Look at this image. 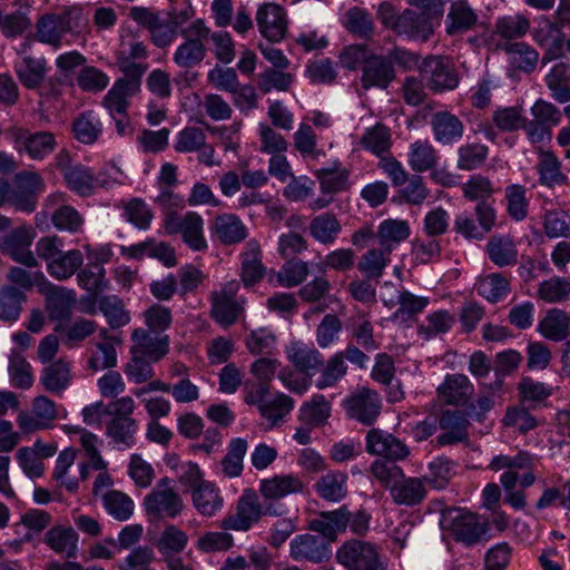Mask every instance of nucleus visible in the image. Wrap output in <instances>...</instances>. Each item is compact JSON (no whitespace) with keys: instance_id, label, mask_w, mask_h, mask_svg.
<instances>
[{"instance_id":"1","label":"nucleus","mask_w":570,"mask_h":570,"mask_svg":"<svg viewBox=\"0 0 570 570\" xmlns=\"http://www.w3.org/2000/svg\"><path fill=\"white\" fill-rule=\"evenodd\" d=\"M63 240L58 236H43L36 243V254L46 262L48 274L59 281L73 276L83 264L79 249L63 250Z\"/></svg>"},{"instance_id":"2","label":"nucleus","mask_w":570,"mask_h":570,"mask_svg":"<svg viewBox=\"0 0 570 570\" xmlns=\"http://www.w3.org/2000/svg\"><path fill=\"white\" fill-rule=\"evenodd\" d=\"M86 19L80 6H71L61 13H46L35 23V40L58 48L67 33L77 32Z\"/></svg>"},{"instance_id":"3","label":"nucleus","mask_w":570,"mask_h":570,"mask_svg":"<svg viewBox=\"0 0 570 570\" xmlns=\"http://www.w3.org/2000/svg\"><path fill=\"white\" fill-rule=\"evenodd\" d=\"M440 524L455 541L466 546L487 540L490 531L489 522L484 518L462 509H448L443 511Z\"/></svg>"},{"instance_id":"4","label":"nucleus","mask_w":570,"mask_h":570,"mask_svg":"<svg viewBox=\"0 0 570 570\" xmlns=\"http://www.w3.org/2000/svg\"><path fill=\"white\" fill-rule=\"evenodd\" d=\"M533 465V456L528 452H519L514 456L497 455L490 463L493 471L504 470L500 476V482L505 491L504 501L515 510L525 507L527 500L522 490H515L519 479V470L531 469Z\"/></svg>"},{"instance_id":"5","label":"nucleus","mask_w":570,"mask_h":570,"mask_svg":"<svg viewBox=\"0 0 570 570\" xmlns=\"http://www.w3.org/2000/svg\"><path fill=\"white\" fill-rule=\"evenodd\" d=\"M377 71H394L395 68L420 71H448L449 58L442 56H429L420 65L419 56L404 48L395 47L387 55H377Z\"/></svg>"},{"instance_id":"6","label":"nucleus","mask_w":570,"mask_h":570,"mask_svg":"<svg viewBox=\"0 0 570 570\" xmlns=\"http://www.w3.org/2000/svg\"><path fill=\"white\" fill-rule=\"evenodd\" d=\"M142 507L148 518L160 520L177 518L185 504L181 497L170 487V480L163 478L144 498Z\"/></svg>"},{"instance_id":"7","label":"nucleus","mask_w":570,"mask_h":570,"mask_svg":"<svg viewBox=\"0 0 570 570\" xmlns=\"http://www.w3.org/2000/svg\"><path fill=\"white\" fill-rule=\"evenodd\" d=\"M163 226L168 235H180L184 243L193 250L200 252L207 248L204 219L198 213H169L163 218Z\"/></svg>"},{"instance_id":"8","label":"nucleus","mask_w":570,"mask_h":570,"mask_svg":"<svg viewBox=\"0 0 570 570\" xmlns=\"http://www.w3.org/2000/svg\"><path fill=\"white\" fill-rule=\"evenodd\" d=\"M35 237L33 228L22 225L1 237L0 250L20 265L37 268L39 266L38 258L30 249Z\"/></svg>"},{"instance_id":"9","label":"nucleus","mask_w":570,"mask_h":570,"mask_svg":"<svg viewBox=\"0 0 570 570\" xmlns=\"http://www.w3.org/2000/svg\"><path fill=\"white\" fill-rule=\"evenodd\" d=\"M336 559L347 570H385L375 547L360 540L345 542L337 550Z\"/></svg>"},{"instance_id":"10","label":"nucleus","mask_w":570,"mask_h":570,"mask_svg":"<svg viewBox=\"0 0 570 570\" xmlns=\"http://www.w3.org/2000/svg\"><path fill=\"white\" fill-rule=\"evenodd\" d=\"M238 289V282L230 281L210 294L212 316L223 326L233 325L243 312L244 301L235 299Z\"/></svg>"},{"instance_id":"11","label":"nucleus","mask_w":570,"mask_h":570,"mask_svg":"<svg viewBox=\"0 0 570 570\" xmlns=\"http://www.w3.org/2000/svg\"><path fill=\"white\" fill-rule=\"evenodd\" d=\"M289 557L297 562L318 564L331 559L332 548L320 534H297L289 542Z\"/></svg>"},{"instance_id":"12","label":"nucleus","mask_w":570,"mask_h":570,"mask_svg":"<svg viewBox=\"0 0 570 570\" xmlns=\"http://www.w3.org/2000/svg\"><path fill=\"white\" fill-rule=\"evenodd\" d=\"M129 17L150 32L153 43L159 48L169 46L177 37L178 30L175 26L148 8L132 7Z\"/></svg>"},{"instance_id":"13","label":"nucleus","mask_w":570,"mask_h":570,"mask_svg":"<svg viewBox=\"0 0 570 570\" xmlns=\"http://www.w3.org/2000/svg\"><path fill=\"white\" fill-rule=\"evenodd\" d=\"M346 414L366 425L372 424L381 413V397L374 390L362 387L343 402Z\"/></svg>"},{"instance_id":"14","label":"nucleus","mask_w":570,"mask_h":570,"mask_svg":"<svg viewBox=\"0 0 570 570\" xmlns=\"http://www.w3.org/2000/svg\"><path fill=\"white\" fill-rule=\"evenodd\" d=\"M365 449L372 455H377L393 462L403 461L411 453L409 446L403 441L381 429H371L367 432Z\"/></svg>"},{"instance_id":"15","label":"nucleus","mask_w":570,"mask_h":570,"mask_svg":"<svg viewBox=\"0 0 570 570\" xmlns=\"http://www.w3.org/2000/svg\"><path fill=\"white\" fill-rule=\"evenodd\" d=\"M139 73H126L118 79L102 99V106L109 111L112 118L116 115H126L129 106V98L139 91Z\"/></svg>"},{"instance_id":"16","label":"nucleus","mask_w":570,"mask_h":570,"mask_svg":"<svg viewBox=\"0 0 570 570\" xmlns=\"http://www.w3.org/2000/svg\"><path fill=\"white\" fill-rule=\"evenodd\" d=\"M256 23L261 35L269 42H278L286 36V12L276 3L261 4L256 12Z\"/></svg>"},{"instance_id":"17","label":"nucleus","mask_w":570,"mask_h":570,"mask_svg":"<svg viewBox=\"0 0 570 570\" xmlns=\"http://www.w3.org/2000/svg\"><path fill=\"white\" fill-rule=\"evenodd\" d=\"M262 518L261 502L252 490H245L238 499L236 513L223 520V528L234 531H247Z\"/></svg>"},{"instance_id":"18","label":"nucleus","mask_w":570,"mask_h":570,"mask_svg":"<svg viewBox=\"0 0 570 570\" xmlns=\"http://www.w3.org/2000/svg\"><path fill=\"white\" fill-rule=\"evenodd\" d=\"M39 293L45 296L46 311L51 320L63 321L71 316L77 302V294L73 289L47 281Z\"/></svg>"},{"instance_id":"19","label":"nucleus","mask_w":570,"mask_h":570,"mask_svg":"<svg viewBox=\"0 0 570 570\" xmlns=\"http://www.w3.org/2000/svg\"><path fill=\"white\" fill-rule=\"evenodd\" d=\"M132 346L130 354L158 362L169 352V337L145 328H136L131 333Z\"/></svg>"},{"instance_id":"20","label":"nucleus","mask_w":570,"mask_h":570,"mask_svg":"<svg viewBox=\"0 0 570 570\" xmlns=\"http://www.w3.org/2000/svg\"><path fill=\"white\" fill-rule=\"evenodd\" d=\"M474 394V385L464 374H448L436 389L438 400L446 405L463 406Z\"/></svg>"},{"instance_id":"21","label":"nucleus","mask_w":570,"mask_h":570,"mask_svg":"<svg viewBox=\"0 0 570 570\" xmlns=\"http://www.w3.org/2000/svg\"><path fill=\"white\" fill-rule=\"evenodd\" d=\"M440 21L424 16L419 11L405 9L399 14L397 35L415 41H428L434 33Z\"/></svg>"},{"instance_id":"22","label":"nucleus","mask_w":570,"mask_h":570,"mask_svg":"<svg viewBox=\"0 0 570 570\" xmlns=\"http://www.w3.org/2000/svg\"><path fill=\"white\" fill-rule=\"evenodd\" d=\"M285 354L292 365L307 377H312L323 365V356L320 351L301 341L291 342Z\"/></svg>"},{"instance_id":"23","label":"nucleus","mask_w":570,"mask_h":570,"mask_svg":"<svg viewBox=\"0 0 570 570\" xmlns=\"http://www.w3.org/2000/svg\"><path fill=\"white\" fill-rule=\"evenodd\" d=\"M350 522V511L341 507L334 511L321 512L317 518L308 521V529L317 532L331 543L338 532L346 530Z\"/></svg>"},{"instance_id":"24","label":"nucleus","mask_w":570,"mask_h":570,"mask_svg":"<svg viewBox=\"0 0 570 570\" xmlns=\"http://www.w3.org/2000/svg\"><path fill=\"white\" fill-rule=\"evenodd\" d=\"M479 20L475 10L465 0L451 3L445 17V32L449 36L463 35L476 26Z\"/></svg>"},{"instance_id":"25","label":"nucleus","mask_w":570,"mask_h":570,"mask_svg":"<svg viewBox=\"0 0 570 570\" xmlns=\"http://www.w3.org/2000/svg\"><path fill=\"white\" fill-rule=\"evenodd\" d=\"M377 55L367 45H350L338 55V66L350 71H377Z\"/></svg>"},{"instance_id":"26","label":"nucleus","mask_w":570,"mask_h":570,"mask_svg":"<svg viewBox=\"0 0 570 570\" xmlns=\"http://www.w3.org/2000/svg\"><path fill=\"white\" fill-rule=\"evenodd\" d=\"M304 483L295 474H276L261 480L259 493L266 500H281L287 495L301 493Z\"/></svg>"},{"instance_id":"27","label":"nucleus","mask_w":570,"mask_h":570,"mask_svg":"<svg viewBox=\"0 0 570 570\" xmlns=\"http://www.w3.org/2000/svg\"><path fill=\"white\" fill-rule=\"evenodd\" d=\"M390 494L397 505H417L426 497L425 482L421 478L403 475L391 487Z\"/></svg>"},{"instance_id":"28","label":"nucleus","mask_w":570,"mask_h":570,"mask_svg":"<svg viewBox=\"0 0 570 570\" xmlns=\"http://www.w3.org/2000/svg\"><path fill=\"white\" fill-rule=\"evenodd\" d=\"M80 444L83 451V460L79 463V474L81 480H87L90 470H106L108 463L99 451L100 441L96 434L80 429Z\"/></svg>"},{"instance_id":"29","label":"nucleus","mask_w":570,"mask_h":570,"mask_svg":"<svg viewBox=\"0 0 570 570\" xmlns=\"http://www.w3.org/2000/svg\"><path fill=\"white\" fill-rule=\"evenodd\" d=\"M430 124L434 139L442 145H450L460 140L464 132L463 122L449 111L433 114Z\"/></svg>"},{"instance_id":"30","label":"nucleus","mask_w":570,"mask_h":570,"mask_svg":"<svg viewBox=\"0 0 570 570\" xmlns=\"http://www.w3.org/2000/svg\"><path fill=\"white\" fill-rule=\"evenodd\" d=\"M489 259L498 267L514 266L519 252L515 240L510 235H493L485 245Z\"/></svg>"},{"instance_id":"31","label":"nucleus","mask_w":570,"mask_h":570,"mask_svg":"<svg viewBox=\"0 0 570 570\" xmlns=\"http://www.w3.org/2000/svg\"><path fill=\"white\" fill-rule=\"evenodd\" d=\"M265 276V267L262 263V249L258 240L249 239L242 253L240 278L243 284L252 286Z\"/></svg>"},{"instance_id":"32","label":"nucleus","mask_w":570,"mask_h":570,"mask_svg":"<svg viewBox=\"0 0 570 570\" xmlns=\"http://www.w3.org/2000/svg\"><path fill=\"white\" fill-rule=\"evenodd\" d=\"M439 159V153L429 139H416L409 146L407 164L414 173L434 169Z\"/></svg>"},{"instance_id":"33","label":"nucleus","mask_w":570,"mask_h":570,"mask_svg":"<svg viewBox=\"0 0 570 570\" xmlns=\"http://www.w3.org/2000/svg\"><path fill=\"white\" fill-rule=\"evenodd\" d=\"M213 229L224 245L238 244L245 240L248 235L245 224L234 214L218 215L213 223Z\"/></svg>"},{"instance_id":"34","label":"nucleus","mask_w":570,"mask_h":570,"mask_svg":"<svg viewBox=\"0 0 570 570\" xmlns=\"http://www.w3.org/2000/svg\"><path fill=\"white\" fill-rule=\"evenodd\" d=\"M411 235V228L406 220L402 219H385L376 230V238L380 247L387 253L392 252Z\"/></svg>"},{"instance_id":"35","label":"nucleus","mask_w":570,"mask_h":570,"mask_svg":"<svg viewBox=\"0 0 570 570\" xmlns=\"http://www.w3.org/2000/svg\"><path fill=\"white\" fill-rule=\"evenodd\" d=\"M570 316L560 308H551L538 323V332L547 340L562 342L569 335Z\"/></svg>"},{"instance_id":"36","label":"nucleus","mask_w":570,"mask_h":570,"mask_svg":"<svg viewBox=\"0 0 570 570\" xmlns=\"http://www.w3.org/2000/svg\"><path fill=\"white\" fill-rule=\"evenodd\" d=\"M194 508L204 517H213L223 507V498L218 488L206 481L191 491Z\"/></svg>"},{"instance_id":"37","label":"nucleus","mask_w":570,"mask_h":570,"mask_svg":"<svg viewBox=\"0 0 570 570\" xmlns=\"http://www.w3.org/2000/svg\"><path fill=\"white\" fill-rule=\"evenodd\" d=\"M531 28L529 17L522 13H512L498 17L493 33L507 41L522 39Z\"/></svg>"},{"instance_id":"38","label":"nucleus","mask_w":570,"mask_h":570,"mask_svg":"<svg viewBox=\"0 0 570 570\" xmlns=\"http://www.w3.org/2000/svg\"><path fill=\"white\" fill-rule=\"evenodd\" d=\"M342 226L337 217L332 213H322L313 217L309 223V235L323 245H331L335 243Z\"/></svg>"},{"instance_id":"39","label":"nucleus","mask_w":570,"mask_h":570,"mask_svg":"<svg viewBox=\"0 0 570 570\" xmlns=\"http://www.w3.org/2000/svg\"><path fill=\"white\" fill-rule=\"evenodd\" d=\"M70 366L63 360L49 363L41 372L40 382L45 390L50 393H62L70 384Z\"/></svg>"},{"instance_id":"40","label":"nucleus","mask_w":570,"mask_h":570,"mask_svg":"<svg viewBox=\"0 0 570 570\" xmlns=\"http://www.w3.org/2000/svg\"><path fill=\"white\" fill-rule=\"evenodd\" d=\"M347 475L343 472L331 471L320 478L315 483V491L320 498L330 502H338L347 493Z\"/></svg>"},{"instance_id":"41","label":"nucleus","mask_w":570,"mask_h":570,"mask_svg":"<svg viewBox=\"0 0 570 570\" xmlns=\"http://www.w3.org/2000/svg\"><path fill=\"white\" fill-rule=\"evenodd\" d=\"M46 543L66 558H75L78 549V534L72 528L53 527L45 538Z\"/></svg>"},{"instance_id":"42","label":"nucleus","mask_w":570,"mask_h":570,"mask_svg":"<svg viewBox=\"0 0 570 570\" xmlns=\"http://www.w3.org/2000/svg\"><path fill=\"white\" fill-rule=\"evenodd\" d=\"M570 297V277L552 276L538 284L537 298L547 304H560Z\"/></svg>"},{"instance_id":"43","label":"nucleus","mask_w":570,"mask_h":570,"mask_svg":"<svg viewBox=\"0 0 570 570\" xmlns=\"http://www.w3.org/2000/svg\"><path fill=\"white\" fill-rule=\"evenodd\" d=\"M26 294L14 286L6 285L0 288V321L13 323L19 320Z\"/></svg>"},{"instance_id":"44","label":"nucleus","mask_w":570,"mask_h":570,"mask_svg":"<svg viewBox=\"0 0 570 570\" xmlns=\"http://www.w3.org/2000/svg\"><path fill=\"white\" fill-rule=\"evenodd\" d=\"M345 29L364 40H370L374 36V21L370 12L360 7L348 9L344 14Z\"/></svg>"},{"instance_id":"45","label":"nucleus","mask_w":570,"mask_h":570,"mask_svg":"<svg viewBox=\"0 0 570 570\" xmlns=\"http://www.w3.org/2000/svg\"><path fill=\"white\" fill-rule=\"evenodd\" d=\"M138 422L135 419L112 416L106 424V435L116 444L131 448L136 442Z\"/></svg>"},{"instance_id":"46","label":"nucleus","mask_w":570,"mask_h":570,"mask_svg":"<svg viewBox=\"0 0 570 570\" xmlns=\"http://www.w3.org/2000/svg\"><path fill=\"white\" fill-rule=\"evenodd\" d=\"M539 183L547 187L562 185L567 181V176L561 171V164L557 156L551 151H541L537 164Z\"/></svg>"},{"instance_id":"47","label":"nucleus","mask_w":570,"mask_h":570,"mask_svg":"<svg viewBox=\"0 0 570 570\" xmlns=\"http://www.w3.org/2000/svg\"><path fill=\"white\" fill-rule=\"evenodd\" d=\"M476 291L488 302L497 303L510 293V281L501 273H491L479 279Z\"/></svg>"},{"instance_id":"48","label":"nucleus","mask_w":570,"mask_h":570,"mask_svg":"<svg viewBox=\"0 0 570 570\" xmlns=\"http://www.w3.org/2000/svg\"><path fill=\"white\" fill-rule=\"evenodd\" d=\"M72 132L78 141L92 145L102 132V124L94 111H86L73 120Z\"/></svg>"},{"instance_id":"49","label":"nucleus","mask_w":570,"mask_h":570,"mask_svg":"<svg viewBox=\"0 0 570 570\" xmlns=\"http://www.w3.org/2000/svg\"><path fill=\"white\" fill-rule=\"evenodd\" d=\"M391 262V254L382 247L371 248L357 262L358 271L367 279H379Z\"/></svg>"},{"instance_id":"50","label":"nucleus","mask_w":570,"mask_h":570,"mask_svg":"<svg viewBox=\"0 0 570 570\" xmlns=\"http://www.w3.org/2000/svg\"><path fill=\"white\" fill-rule=\"evenodd\" d=\"M187 544V533L174 524L165 527L156 542L163 559L168 556H178L186 549Z\"/></svg>"},{"instance_id":"51","label":"nucleus","mask_w":570,"mask_h":570,"mask_svg":"<svg viewBox=\"0 0 570 570\" xmlns=\"http://www.w3.org/2000/svg\"><path fill=\"white\" fill-rule=\"evenodd\" d=\"M247 452V441L242 438L232 439L227 445V453L222 460V472L227 478H237L244 469V458Z\"/></svg>"},{"instance_id":"52","label":"nucleus","mask_w":570,"mask_h":570,"mask_svg":"<svg viewBox=\"0 0 570 570\" xmlns=\"http://www.w3.org/2000/svg\"><path fill=\"white\" fill-rule=\"evenodd\" d=\"M78 451L73 448H67L61 451L56 460L52 478L63 487L68 492H77L79 481L68 475V470L73 465Z\"/></svg>"},{"instance_id":"53","label":"nucleus","mask_w":570,"mask_h":570,"mask_svg":"<svg viewBox=\"0 0 570 570\" xmlns=\"http://www.w3.org/2000/svg\"><path fill=\"white\" fill-rule=\"evenodd\" d=\"M330 414L331 404L322 394L314 395L299 409L301 421L311 428L324 424Z\"/></svg>"},{"instance_id":"54","label":"nucleus","mask_w":570,"mask_h":570,"mask_svg":"<svg viewBox=\"0 0 570 570\" xmlns=\"http://www.w3.org/2000/svg\"><path fill=\"white\" fill-rule=\"evenodd\" d=\"M509 60L513 69L519 71H533L539 61V53L524 42H509L505 46Z\"/></svg>"},{"instance_id":"55","label":"nucleus","mask_w":570,"mask_h":570,"mask_svg":"<svg viewBox=\"0 0 570 570\" xmlns=\"http://www.w3.org/2000/svg\"><path fill=\"white\" fill-rule=\"evenodd\" d=\"M68 188L81 197H88L95 194L94 171L81 164H75L72 168L67 169L63 178Z\"/></svg>"},{"instance_id":"56","label":"nucleus","mask_w":570,"mask_h":570,"mask_svg":"<svg viewBox=\"0 0 570 570\" xmlns=\"http://www.w3.org/2000/svg\"><path fill=\"white\" fill-rule=\"evenodd\" d=\"M361 145L377 157H384L383 154L389 153L392 146L390 129L382 124L367 128L361 138Z\"/></svg>"},{"instance_id":"57","label":"nucleus","mask_w":570,"mask_h":570,"mask_svg":"<svg viewBox=\"0 0 570 570\" xmlns=\"http://www.w3.org/2000/svg\"><path fill=\"white\" fill-rule=\"evenodd\" d=\"M102 504L109 515L118 521H127L134 512V501L124 492L110 490L102 498Z\"/></svg>"},{"instance_id":"58","label":"nucleus","mask_w":570,"mask_h":570,"mask_svg":"<svg viewBox=\"0 0 570 570\" xmlns=\"http://www.w3.org/2000/svg\"><path fill=\"white\" fill-rule=\"evenodd\" d=\"M147 51L142 42L130 40L121 45L119 52L121 71H145L148 66L142 63L146 59Z\"/></svg>"},{"instance_id":"59","label":"nucleus","mask_w":570,"mask_h":570,"mask_svg":"<svg viewBox=\"0 0 570 570\" xmlns=\"http://www.w3.org/2000/svg\"><path fill=\"white\" fill-rule=\"evenodd\" d=\"M98 305L111 328L122 327L130 322L129 313L125 309L122 301L116 295L100 296Z\"/></svg>"},{"instance_id":"60","label":"nucleus","mask_w":570,"mask_h":570,"mask_svg":"<svg viewBox=\"0 0 570 570\" xmlns=\"http://www.w3.org/2000/svg\"><path fill=\"white\" fill-rule=\"evenodd\" d=\"M489 155L488 146L480 142H466L458 149L456 167L461 170L480 168Z\"/></svg>"},{"instance_id":"61","label":"nucleus","mask_w":570,"mask_h":570,"mask_svg":"<svg viewBox=\"0 0 570 570\" xmlns=\"http://www.w3.org/2000/svg\"><path fill=\"white\" fill-rule=\"evenodd\" d=\"M504 198L508 215L515 222H522L528 216L529 209L525 187L519 184L507 186Z\"/></svg>"},{"instance_id":"62","label":"nucleus","mask_w":570,"mask_h":570,"mask_svg":"<svg viewBox=\"0 0 570 570\" xmlns=\"http://www.w3.org/2000/svg\"><path fill=\"white\" fill-rule=\"evenodd\" d=\"M78 285L90 294L98 295L107 287L105 268L98 263H88L77 273Z\"/></svg>"},{"instance_id":"63","label":"nucleus","mask_w":570,"mask_h":570,"mask_svg":"<svg viewBox=\"0 0 570 570\" xmlns=\"http://www.w3.org/2000/svg\"><path fill=\"white\" fill-rule=\"evenodd\" d=\"M8 371L11 384L14 387L29 389L32 385L33 376L31 366L19 351H11Z\"/></svg>"},{"instance_id":"64","label":"nucleus","mask_w":570,"mask_h":570,"mask_svg":"<svg viewBox=\"0 0 570 570\" xmlns=\"http://www.w3.org/2000/svg\"><path fill=\"white\" fill-rule=\"evenodd\" d=\"M454 466L450 459L439 456L429 463V472L422 479L434 489H444L455 473Z\"/></svg>"}]
</instances>
